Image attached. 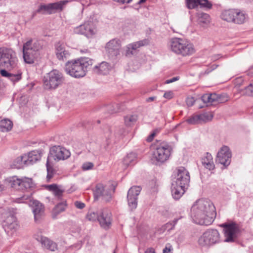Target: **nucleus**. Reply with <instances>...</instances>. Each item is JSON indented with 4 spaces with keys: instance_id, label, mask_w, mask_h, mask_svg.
<instances>
[{
    "instance_id": "f8f14e48",
    "label": "nucleus",
    "mask_w": 253,
    "mask_h": 253,
    "mask_svg": "<svg viewBox=\"0 0 253 253\" xmlns=\"http://www.w3.org/2000/svg\"><path fill=\"white\" fill-rule=\"evenodd\" d=\"M70 152L69 150L60 146H54L50 150V155L48 156L49 160L53 159L55 161L65 160L70 156Z\"/></svg>"
},
{
    "instance_id": "aec40b11",
    "label": "nucleus",
    "mask_w": 253,
    "mask_h": 253,
    "mask_svg": "<svg viewBox=\"0 0 253 253\" xmlns=\"http://www.w3.org/2000/svg\"><path fill=\"white\" fill-rule=\"evenodd\" d=\"M187 6L189 9H193L199 5L202 7L211 9L212 4L208 0H186Z\"/></svg>"
},
{
    "instance_id": "7ed1b4c3",
    "label": "nucleus",
    "mask_w": 253,
    "mask_h": 253,
    "mask_svg": "<svg viewBox=\"0 0 253 253\" xmlns=\"http://www.w3.org/2000/svg\"><path fill=\"white\" fill-rule=\"evenodd\" d=\"M92 64V60L87 57L68 61L65 67L67 74L72 77L79 78L84 77L87 69Z\"/></svg>"
},
{
    "instance_id": "a878e982",
    "label": "nucleus",
    "mask_w": 253,
    "mask_h": 253,
    "mask_svg": "<svg viewBox=\"0 0 253 253\" xmlns=\"http://www.w3.org/2000/svg\"><path fill=\"white\" fill-rule=\"evenodd\" d=\"M46 187L58 199H60L62 197L64 189L62 188L61 186L57 185L56 184H52L47 185Z\"/></svg>"
},
{
    "instance_id": "2f4dec72",
    "label": "nucleus",
    "mask_w": 253,
    "mask_h": 253,
    "mask_svg": "<svg viewBox=\"0 0 253 253\" xmlns=\"http://www.w3.org/2000/svg\"><path fill=\"white\" fill-rule=\"evenodd\" d=\"M25 166H28L26 159H25V155L17 157L13 162L11 168L13 169H20Z\"/></svg>"
},
{
    "instance_id": "393cba45",
    "label": "nucleus",
    "mask_w": 253,
    "mask_h": 253,
    "mask_svg": "<svg viewBox=\"0 0 253 253\" xmlns=\"http://www.w3.org/2000/svg\"><path fill=\"white\" fill-rule=\"evenodd\" d=\"M37 239L42 244V246L51 251L53 252L57 249V244L55 242L49 240L47 237L41 236Z\"/></svg>"
},
{
    "instance_id": "bb28decb",
    "label": "nucleus",
    "mask_w": 253,
    "mask_h": 253,
    "mask_svg": "<svg viewBox=\"0 0 253 253\" xmlns=\"http://www.w3.org/2000/svg\"><path fill=\"white\" fill-rule=\"evenodd\" d=\"M202 164L203 166L207 169L210 170L213 169L214 165L211 155L209 153H207L206 155L202 158Z\"/></svg>"
},
{
    "instance_id": "4be33fe9",
    "label": "nucleus",
    "mask_w": 253,
    "mask_h": 253,
    "mask_svg": "<svg viewBox=\"0 0 253 253\" xmlns=\"http://www.w3.org/2000/svg\"><path fill=\"white\" fill-rule=\"evenodd\" d=\"M23 48H28L30 51L36 53L42 48V44L40 41L30 39L23 44Z\"/></svg>"
},
{
    "instance_id": "58836bf2",
    "label": "nucleus",
    "mask_w": 253,
    "mask_h": 253,
    "mask_svg": "<svg viewBox=\"0 0 253 253\" xmlns=\"http://www.w3.org/2000/svg\"><path fill=\"white\" fill-rule=\"evenodd\" d=\"M68 1L66 0H61L54 3H50V6L51 8V11L52 13L54 12V10H62L63 8V6Z\"/></svg>"
},
{
    "instance_id": "cd10ccee",
    "label": "nucleus",
    "mask_w": 253,
    "mask_h": 253,
    "mask_svg": "<svg viewBox=\"0 0 253 253\" xmlns=\"http://www.w3.org/2000/svg\"><path fill=\"white\" fill-rule=\"evenodd\" d=\"M186 187L171 185V194L174 199H179L185 192Z\"/></svg>"
},
{
    "instance_id": "0e129e2a",
    "label": "nucleus",
    "mask_w": 253,
    "mask_h": 253,
    "mask_svg": "<svg viewBox=\"0 0 253 253\" xmlns=\"http://www.w3.org/2000/svg\"><path fill=\"white\" fill-rule=\"evenodd\" d=\"M248 74L251 76L253 75V66L249 69Z\"/></svg>"
},
{
    "instance_id": "49530a36",
    "label": "nucleus",
    "mask_w": 253,
    "mask_h": 253,
    "mask_svg": "<svg viewBox=\"0 0 253 253\" xmlns=\"http://www.w3.org/2000/svg\"><path fill=\"white\" fill-rule=\"evenodd\" d=\"M215 103H222L226 102L228 100V97L226 95H220L216 94L215 97Z\"/></svg>"
},
{
    "instance_id": "bf43d9fd",
    "label": "nucleus",
    "mask_w": 253,
    "mask_h": 253,
    "mask_svg": "<svg viewBox=\"0 0 253 253\" xmlns=\"http://www.w3.org/2000/svg\"><path fill=\"white\" fill-rule=\"evenodd\" d=\"M178 80V78L177 77H174V78H172V79H170V80H168L166 81V84H169V83H172L174 81H176Z\"/></svg>"
},
{
    "instance_id": "f3484780",
    "label": "nucleus",
    "mask_w": 253,
    "mask_h": 253,
    "mask_svg": "<svg viewBox=\"0 0 253 253\" xmlns=\"http://www.w3.org/2000/svg\"><path fill=\"white\" fill-rule=\"evenodd\" d=\"M2 226L7 234L13 233L19 226L16 216L13 214L7 216L2 222Z\"/></svg>"
},
{
    "instance_id": "ea45409f",
    "label": "nucleus",
    "mask_w": 253,
    "mask_h": 253,
    "mask_svg": "<svg viewBox=\"0 0 253 253\" xmlns=\"http://www.w3.org/2000/svg\"><path fill=\"white\" fill-rule=\"evenodd\" d=\"M200 124L205 123L211 121L213 118V115L211 112H205L203 114H199Z\"/></svg>"
},
{
    "instance_id": "052dcab7",
    "label": "nucleus",
    "mask_w": 253,
    "mask_h": 253,
    "mask_svg": "<svg viewBox=\"0 0 253 253\" xmlns=\"http://www.w3.org/2000/svg\"><path fill=\"white\" fill-rule=\"evenodd\" d=\"M171 251V249L170 248H168L167 246H166L164 249H163V253H170Z\"/></svg>"
},
{
    "instance_id": "09e8293b",
    "label": "nucleus",
    "mask_w": 253,
    "mask_h": 253,
    "mask_svg": "<svg viewBox=\"0 0 253 253\" xmlns=\"http://www.w3.org/2000/svg\"><path fill=\"white\" fill-rule=\"evenodd\" d=\"M237 11V12L238 14H237V15H235V17L234 19H235V20H236V19H239V15H242V20L240 22H239V23H235V24H243L245 22V19H246V16H245V14L243 12H242L239 9H236Z\"/></svg>"
},
{
    "instance_id": "69168bd1",
    "label": "nucleus",
    "mask_w": 253,
    "mask_h": 253,
    "mask_svg": "<svg viewBox=\"0 0 253 253\" xmlns=\"http://www.w3.org/2000/svg\"><path fill=\"white\" fill-rule=\"evenodd\" d=\"M217 67V65H212L211 67H212V69L211 70H214L215 69H216Z\"/></svg>"
},
{
    "instance_id": "473e14b6",
    "label": "nucleus",
    "mask_w": 253,
    "mask_h": 253,
    "mask_svg": "<svg viewBox=\"0 0 253 253\" xmlns=\"http://www.w3.org/2000/svg\"><path fill=\"white\" fill-rule=\"evenodd\" d=\"M8 182L10 186L12 188L17 190H21V179L18 178L16 176H13L9 179Z\"/></svg>"
},
{
    "instance_id": "c756f323",
    "label": "nucleus",
    "mask_w": 253,
    "mask_h": 253,
    "mask_svg": "<svg viewBox=\"0 0 253 253\" xmlns=\"http://www.w3.org/2000/svg\"><path fill=\"white\" fill-rule=\"evenodd\" d=\"M36 54L30 51V49L28 48L26 49L23 48V59L25 62L27 64L34 63Z\"/></svg>"
},
{
    "instance_id": "9b49d317",
    "label": "nucleus",
    "mask_w": 253,
    "mask_h": 253,
    "mask_svg": "<svg viewBox=\"0 0 253 253\" xmlns=\"http://www.w3.org/2000/svg\"><path fill=\"white\" fill-rule=\"evenodd\" d=\"M116 187L113 185L104 186L102 184H98L94 191L95 199L101 197L106 202H109L112 199V195L115 192Z\"/></svg>"
},
{
    "instance_id": "774afa93",
    "label": "nucleus",
    "mask_w": 253,
    "mask_h": 253,
    "mask_svg": "<svg viewBox=\"0 0 253 253\" xmlns=\"http://www.w3.org/2000/svg\"><path fill=\"white\" fill-rule=\"evenodd\" d=\"M145 1H146V0H139V1L138 2V3H143V2H144Z\"/></svg>"
},
{
    "instance_id": "b1692460",
    "label": "nucleus",
    "mask_w": 253,
    "mask_h": 253,
    "mask_svg": "<svg viewBox=\"0 0 253 253\" xmlns=\"http://www.w3.org/2000/svg\"><path fill=\"white\" fill-rule=\"evenodd\" d=\"M42 157L41 150H34L29 152L28 155H25V159H26L28 165H33L39 161Z\"/></svg>"
},
{
    "instance_id": "4d7b16f0",
    "label": "nucleus",
    "mask_w": 253,
    "mask_h": 253,
    "mask_svg": "<svg viewBox=\"0 0 253 253\" xmlns=\"http://www.w3.org/2000/svg\"><path fill=\"white\" fill-rule=\"evenodd\" d=\"M163 96L165 98L170 99L173 97V93L172 91H167L164 93Z\"/></svg>"
},
{
    "instance_id": "c85d7f7f",
    "label": "nucleus",
    "mask_w": 253,
    "mask_h": 253,
    "mask_svg": "<svg viewBox=\"0 0 253 253\" xmlns=\"http://www.w3.org/2000/svg\"><path fill=\"white\" fill-rule=\"evenodd\" d=\"M98 221L101 227L107 229L111 225L110 217L108 214L101 212L98 216Z\"/></svg>"
},
{
    "instance_id": "ddd939ff",
    "label": "nucleus",
    "mask_w": 253,
    "mask_h": 253,
    "mask_svg": "<svg viewBox=\"0 0 253 253\" xmlns=\"http://www.w3.org/2000/svg\"><path fill=\"white\" fill-rule=\"evenodd\" d=\"M74 32L76 34L84 35L90 38L95 34L96 29L93 22L87 21L75 28Z\"/></svg>"
},
{
    "instance_id": "79ce46f5",
    "label": "nucleus",
    "mask_w": 253,
    "mask_h": 253,
    "mask_svg": "<svg viewBox=\"0 0 253 253\" xmlns=\"http://www.w3.org/2000/svg\"><path fill=\"white\" fill-rule=\"evenodd\" d=\"M99 214L94 211H89L86 215L87 219L90 221H95L96 220H98Z\"/></svg>"
},
{
    "instance_id": "e2e57ef3",
    "label": "nucleus",
    "mask_w": 253,
    "mask_h": 253,
    "mask_svg": "<svg viewBox=\"0 0 253 253\" xmlns=\"http://www.w3.org/2000/svg\"><path fill=\"white\" fill-rule=\"evenodd\" d=\"M155 98H156V97H154V96L150 97H148V98H147L146 101L147 102H151V101H154L155 99Z\"/></svg>"
},
{
    "instance_id": "412c9836",
    "label": "nucleus",
    "mask_w": 253,
    "mask_h": 253,
    "mask_svg": "<svg viewBox=\"0 0 253 253\" xmlns=\"http://www.w3.org/2000/svg\"><path fill=\"white\" fill-rule=\"evenodd\" d=\"M112 69L110 64L105 61H103L97 65H95L93 68L94 73L101 75H107Z\"/></svg>"
},
{
    "instance_id": "20e7f679",
    "label": "nucleus",
    "mask_w": 253,
    "mask_h": 253,
    "mask_svg": "<svg viewBox=\"0 0 253 253\" xmlns=\"http://www.w3.org/2000/svg\"><path fill=\"white\" fill-rule=\"evenodd\" d=\"M170 50L182 56H189L195 52L193 45L189 41L181 38H173L169 42Z\"/></svg>"
},
{
    "instance_id": "864d4df0",
    "label": "nucleus",
    "mask_w": 253,
    "mask_h": 253,
    "mask_svg": "<svg viewBox=\"0 0 253 253\" xmlns=\"http://www.w3.org/2000/svg\"><path fill=\"white\" fill-rule=\"evenodd\" d=\"M186 104L188 106H192L193 105V104L195 102L194 98L192 97H187L186 100Z\"/></svg>"
},
{
    "instance_id": "6e6552de",
    "label": "nucleus",
    "mask_w": 253,
    "mask_h": 253,
    "mask_svg": "<svg viewBox=\"0 0 253 253\" xmlns=\"http://www.w3.org/2000/svg\"><path fill=\"white\" fill-rule=\"evenodd\" d=\"M220 240L218 231L214 229H210L203 234L199 239L198 243L202 247H208L218 243Z\"/></svg>"
},
{
    "instance_id": "9d476101",
    "label": "nucleus",
    "mask_w": 253,
    "mask_h": 253,
    "mask_svg": "<svg viewBox=\"0 0 253 253\" xmlns=\"http://www.w3.org/2000/svg\"><path fill=\"white\" fill-rule=\"evenodd\" d=\"M223 228L224 242L232 243L235 242L240 232L239 226L234 222H226L221 225Z\"/></svg>"
},
{
    "instance_id": "338daca9",
    "label": "nucleus",
    "mask_w": 253,
    "mask_h": 253,
    "mask_svg": "<svg viewBox=\"0 0 253 253\" xmlns=\"http://www.w3.org/2000/svg\"><path fill=\"white\" fill-rule=\"evenodd\" d=\"M4 189V186L2 184H0V191H2Z\"/></svg>"
},
{
    "instance_id": "1a4fd4ad",
    "label": "nucleus",
    "mask_w": 253,
    "mask_h": 253,
    "mask_svg": "<svg viewBox=\"0 0 253 253\" xmlns=\"http://www.w3.org/2000/svg\"><path fill=\"white\" fill-rule=\"evenodd\" d=\"M172 185L183 186L187 187L190 182V174L183 167L177 168L173 171Z\"/></svg>"
},
{
    "instance_id": "37998d69",
    "label": "nucleus",
    "mask_w": 253,
    "mask_h": 253,
    "mask_svg": "<svg viewBox=\"0 0 253 253\" xmlns=\"http://www.w3.org/2000/svg\"><path fill=\"white\" fill-rule=\"evenodd\" d=\"M187 122L190 125H196L200 124L199 114H194L190 117L187 120Z\"/></svg>"
},
{
    "instance_id": "6ab92c4d",
    "label": "nucleus",
    "mask_w": 253,
    "mask_h": 253,
    "mask_svg": "<svg viewBox=\"0 0 253 253\" xmlns=\"http://www.w3.org/2000/svg\"><path fill=\"white\" fill-rule=\"evenodd\" d=\"M55 46L56 55L58 60L64 61L69 57L70 53L66 49L65 45L63 43L59 42L55 45Z\"/></svg>"
},
{
    "instance_id": "423d86ee",
    "label": "nucleus",
    "mask_w": 253,
    "mask_h": 253,
    "mask_svg": "<svg viewBox=\"0 0 253 253\" xmlns=\"http://www.w3.org/2000/svg\"><path fill=\"white\" fill-rule=\"evenodd\" d=\"M64 81L63 74L57 70H53L44 76L43 86L46 89H55Z\"/></svg>"
},
{
    "instance_id": "0eeeda50",
    "label": "nucleus",
    "mask_w": 253,
    "mask_h": 253,
    "mask_svg": "<svg viewBox=\"0 0 253 253\" xmlns=\"http://www.w3.org/2000/svg\"><path fill=\"white\" fill-rule=\"evenodd\" d=\"M172 148L169 144L162 142L156 145L153 152V158L157 164L165 163L169 158Z\"/></svg>"
},
{
    "instance_id": "2eb2a0df",
    "label": "nucleus",
    "mask_w": 253,
    "mask_h": 253,
    "mask_svg": "<svg viewBox=\"0 0 253 253\" xmlns=\"http://www.w3.org/2000/svg\"><path fill=\"white\" fill-rule=\"evenodd\" d=\"M141 188L139 186L131 187L128 191L127 199L128 205L131 210L135 209L137 206V197Z\"/></svg>"
},
{
    "instance_id": "3c124183",
    "label": "nucleus",
    "mask_w": 253,
    "mask_h": 253,
    "mask_svg": "<svg viewBox=\"0 0 253 253\" xmlns=\"http://www.w3.org/2000/svg\"><path fill=\"white\" fill-rule=\"evenodd\" d=\"M94 165L91 162H86L83 164L82 169L84 170H87L92 169Z\"/></svg>"
},
{
    "instance_id": "13d9d810",
    "label": "nucleus",
    "mask_w": 253,
    "mask_h": 253,
    "mask_svg": "<svg viewBox=\"0 0 253 253\" xmlns=\"http://www.w3.org/2000/svg\"><path fill=\"white\" fill-rule=\"evenodd\" d=\"M156 134V133L155 132H153L147 138V141L149 142H150L152 141L155 135Z\"/></svg>"
},
{
    "instance_id": "dca6fc26",
    "label": "nucleus",
    "mask_w": 253,
    "mask_h": 253,
    "mask_svg": "<svg viewBox=\"0 0 253 253\" xmlns=\"http://www.w3.org/2000/svg\"><path fill=\"white\" fill-rule=\"evenodd\" d=\"M121 43L119 40L114 39L108 42L105 46V50L110 57H115L120 54Z\"/></svg>"
},
{
    "instance_id": "72a5a7b5",
    "label": "nucleus",
    "mask_w": 253,
    "mask_h": 253,
    "mask_svg": "<svg viewBox=\"0 0 253 253\" xmlns=\"http://www.w3.org/2000/svg\"><path fill=\"white\" fill-rule=\"evenodd\" d=\"M67 207V204L65 201L57 204L53 210V214L54 216H57L58 214L64 211Z\"/></svg>"
},
{
    "instance_id": "e433bc0d",
    "label": "nucleus",
    "mask_w": 253,
    "mask_h": 253,
    "mask_svg": "<svg viewBox=\"0 0 253 253\" xmlns=\"http://www.w3.org/2000/svg\"><path fill=\"white\" fill-rule=\"evenodd\" d=\"M215 97H216V94H209L206 93L204 94L201 97V99L205 103H215Z\"/></svg>"
},
{
    "instance_id": "5fc2aeb1",
    "label": "nucleus",
    "mask_w": 253,
    "mask_h": 253,
    "mask_svg": "<svg viewBox=\"0 0 253 253\" xmlns=\"http://www.w3.org/2000/svg\"><path fill=\"white\" fill-rule=\"evenodd\" d=\"M5 69V68H4L3 69H1L0 70V74L1 75V76L6 77L8 79H9L11 73H9Z\"/></svg>"
},
{
    "instance_id": "f03ea898",
    "label": "nucleus",
    "mask_w": 253,
    "mask_h": 253,
    "mask_svg": "<svg viewBox=\"0 0 253 253\" xmlns=\"http://www.w3.org/2000/svg\"><path fill=\"white\" fill-rule=\"evenodd\" d=\"M18 61L14 51L9 48H0V68L15 71V73H10L8 79L13 83L18 82L22 79V72L18 68Z\"/></svg>"
},
{
    "instance_id": "8fccbe9b",
    "label": "nucleus",
    "mask_w": 253,
    "mask_h": 253,
    "mask_svg": "<svg viewBox=\"0 0 253 253\" xmlns=\"http://www.w3.org/2000/svg\"><path fill=\"white\" fill-rule=\"evenodd\" d=\"M245 93L253 96V82L245 88Z\"/></svg>"
},
{
    "instance_id": "4468645a",
    "label": "nucleus",
    "mask_w": 253,
    "mask_h": 253,
    "mask_svg": "<svg viewBox=\"0 0 253 253\" xmlns=\"http://www.w3.org/2000/svg\"><path fill=\"white\" fill-rule=\"evenodd\" d=\"M231 152L229 147L223 146L220 148L217 154L216 161L226 167L231 163Z\"/></svg>"
},
{
    "instance_id": "a18cd8bd",
    "label": "nucleus",
    "mask_w": 253,
    "mask_h": 253,
    "mask_svg": "<svg viewBox=\"0 0 253 253\" xmlns=\"http://www.w3.org/2000/svg\"><path fill=\"white\" fill-rule=\"evenodd\" d=\"M43 10L49 14L52 13V11H51V8L49 3L48 4H41L39 6V8L37 10V12L41 13Z\"/></svg>"
},
{
    "instance_id": "f704fd0d",
    "label": "nucleus",
    "mask_w": 253,
    "mask_h": 253,
    "mask_svg": "<svg viewBox=\"0 0 253 253\" xmlns=\"http://www.w3.org/2000/svg\"><path fill=\"white\" fill-rule=\"evenodd\" d=\"M12 122L9 119H3L0 122V128L2 131H8L12 128Z\"/></svg>"
},
{
    "instance_id": "de8ad7c7",
    "label": "nucleus",
    "mask_w": 253,
    "mask_h": 253,
    "mask_svg": "<svg viewBox=\"0 0 253 253\" xmlns=\"http://www.w3.org/2000/svg\"><path fill=\"white\" fill-rule=\"evenodd\" d=\"M110 113H116L120 110H123L121 107H119L118 104H115L113 106L108 105L107 106Z\"/></svg>"
},
{
    "instance_id": "c03bdc74",
    "label": "nucleus",
    "mask_w": 253,
    "mask_h": 253,
    "mask_svg": "<svg viewBox=\"0 0 253 253\" xmlns=\"http://www.w3.org/2000/svg\"><path fill=\"white\" fill-rule=\"evenodd\" d=\"M124 120L126 125L130 126L136 121L137 116L136 115L127 116L125 117Z\"/></svg>"
},
{
    "instance_id": "c9c22d12",
    "label": "nucleus",
    "mask_w": 253,
    "mask_h": 253,
    "mask_svg": "<svg viewBox=\"0 0 253 253\" xmlns=\"http://www.w3.org/2000/svg\"><path fill=\"white\" fill-rule=\"evenodd\" d=\"M33 186V183L31 178L24 177L21 178V190H25L31 188Z\"/></svg>"
},
{
    "instance_id": "7c9ffc66",
    "label": "nucleus",
    "mask_w": 253,
    "mask_h": 253,
    "mask_svg": "<svg viewBox=\"0 0 253 253\" xmlns=\"http://www.w3.org/2000/svg\"><path fill=\"white\" fill-rule=\"evenodd\" d=\"M136 154L134 153L128 154L123 159V164L126 168L134 165L136 163Z\"/></svg>"
},
{
    "instance_id": "6e6d98bb",
    "label": "nucleus",
    "mask_w": 253,
    "mask_h": 253,
    "mask_svg": "<svg viewBox=\"0 0 253 253\" xmlns=\"http://www.w3.org/2000/svg\"><path fill=\"white\" fill-rule=\"evenodd\" d=\"M74 204L76 207L79 209H83L85 207V204L80 201H76Z\"/></svg>"
},
{
    "instance_id": "680f3d73",
    "label": "nucleus",
    "mask_w": 253,
    "mask_h": 253,
    "mask_svg": "<svg viewBox=\"0 0 253 253\" xmlns=\"http://www.w3.org/2000/svg\"><path fill=\"white\" fill-rule=\"evenodd\" d=\"M145 253H155V252L153 248H149L147 250Z\"/></svg>"
},
{
    "instance_id": "a211bd4d",
    "label": "nucleus",
    "mask_w": 253,
    "mask_h": 253,
    "mask_svg": "<svg viewBox=\"0 0 253 253\" xmlns=\"http://www.w3.org/2000/svg\"><path fill=\"white\" fill-rule=\"evenodd\" d=\"M236 9H230L228 10H224L221 14V18L224 21H226L229 22L233 23H239L240 22L242 17L241 15H239V19H236L235 20L234 17L235 15H237L238 13Z\"/></svg>"
},
{
    "instance_id": "39448f33",
    "label": "nucleus",
    "mask_w": 253,
    "mask_h": 253,
    "mask_svg": "<svg viewBox=\"0 0 253 253\" xmlns=\"http://www.w3.org/2000/svg\"><path fill=\"white\" fill-rule=\"evenodd\" d=\"M13 202L19 204H27L30 206L33 207V212L36 222L40 220L44 213L43 206L38 201L34 200L32 197V194L24 195L20 197L15 199Z\"/></svg>"
},
{
    "instance_id": "603ef678",
    "label": "nucleus",
    "mask_w": 253,
    "mask_h": 253,
    "mask_svg": "<svg viewBox=\"0 0 253 253\" xmlns=\"http://www.w3.org/2000/svg\"><path fill=\"white\" fill-rule=\"evenodd\" d=\"M179 218H175L174 219L172 222L170 223H168L166 224V226L167 228L169 227V230H172L174 228V227L177 223L178 220Z\"/></svg>"
},
{
    "instance_id": "4c0bfd02",
    "label": "nucleus",
    "mask_w": 253,
    "mask_h": 253,
    "mask_svg": "<svg viewBox=\"0 0 253 253\" xmlns=\"http://www.w3.org/2000/svg\"><path fill=\"white\" fill-rule=\"evenodd\" d=\"M198 21L200 24H208L210 22V15L206 13L201 12L197 14Z\"/></svg>"
},
{
    "instance_id": "f257e3e1",
    "label": "nucleus",
    "mask_w": 253,
    "mask_h": 253,
    "mask_svg": "<svg viewBox=\"0 0 253 253\" xmlns=\"http://www.w3.org/2000/svg\"><path fill=\"white\" fill-rule=\"evenodd\" d=\"M216 216L215 208L213 203L208 200H197L191 209V217L193 222L199 225H211Z\"/></svg>"
},
{
    "instance_id": "a19ab883",
    "label": "nucleus",
    "mask_w": 253,
    "mask_h": 253,
    "mask_svg": "<svg viewBox=\"0 0 253 253\" xmlns=\"http://www.w3.org/2000/svg\"><path fill=\"white\" fill-rule=\"evenodd\" d=\"M46 169H47V180L48 181L53 177V174L55 172L51 165L49 163V158H47V162L46 163Z\"/></svg>"
},
{
    "instance_id": "5701e85b",
    "label": "nucleus",
    "mask_w": 253,
    "mask_h": 253,
    "mask_svg": "<svg viewBox=\"0 0 253 253\" xmlns=\"http://www.w3.org/2000/svg\"><path fill=\"white\" fill-rule=\"evenodd\" d=\"M149 43V40L145 39L141 41H139L133 43L129 44L127 46V50L126 51V55H131L133 54V50H136L138 48L147 45Z\"/></svg>"
}]
</instances>
